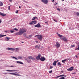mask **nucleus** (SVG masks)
Returning <instances> with one entry per match:
<instances>
[{"instance_id":"f257e3e1","label":"nucleus","mask_w":79,"mask_h":79,"mask_svg":"<svg viewBox=\"0 0 79 79\" xmlns=\"http://www.w3.org/2000/svg\"><path fill=\"white\" fill-rule=\"evenodd\" d=\"M26 32V29L25 28H22L20 30L19 32L15 33L16 35H22L23 33H25Z\"/></svg>"},{"instance_id":"f03ea898","label":"nucleus","mask_w":79,"mask_h":79,"mask_svg":"<svg viewBox=\"0 0 79 79\" xmlns=\"http://www.w3.org/2000/svg\"><path fill=\"white\" fill-rule=\"evenodd\" d=\"M35 37H37V38L40 41H42V36L40 35H37L35 36Z\"/></svg>"},{"instance_id":"7ed1b4c3","label":"nucleus","mask_w":79,"mask_h":79,"mask_svg":"<svg viewBox=\"0 0 79 79\" xmlns=\"http://www.w3.org/2000/svg\"><path fill=\"white\" fill-rule=\"evenodd\" d=\"M37 24V21L35 20L32 21L29 23L30 25H34V24Z\"/></svg>"},{"instance_id":"20e7f679","label":"nucleus","mask_w":79,"mask_h":79,"mask_svg":"<svg viewBox=\"0 0 79 79\" xmlns=\"http://www.w3.org/2000/svg\"><path fill=\"white\" fill-rule=\"evenodd\" d=\"M48 0H41V1L43 2V3H44L47 5L48 2Z\"/></svg>"},{"instance_id":"39448f33","label":"nucleus","mask_w":79,"mask_h":79,"mask_svg":"<svg viewBox=\"0 0 79 79\" xmlns=\"http://www.w3.org/2000/svg\"><path fill=\"white\" fill-rule=\"evenodd\" d=\"M61 40L64 42H68V40H67V38L66 37H64L61 38Z\"/></svg>"},{"instance_id":"423d86ee","label":"nucleus","mask_w":79,"mask_h":79,"mask_svg":"<svg viewBox=\"0 0 79 79\" xmlns=\"http://www.w3.org/2000/svg\"><path fill=\"white\" fill-rule=\"evenodd\" d=\"M9 74H11L12 75H14V76H21V75H20L15 73H9Z\"/></svg>"},{"instance_id":"0eeeda50","label":"nucleus","mask_w":79,"mask_h":79,"mask_svg":"<svg viewBox=\"0 0 79 79\" xmlns=\"http://www.w3.org/2000/svg\"><path fill=\"white\" fill-rule=\"evenodd\" d=\"M55 46L57 48H59V47H60V44H59V43L57 42L56 43Z\"/></svg>"},{"instance_id":"6e6552de","label":"nucleus","mask_w":79,"mask_h":79,"mask_svg":"<svg viewBox=\"0 0 79 79\" xmlns=\"http://www.w3.org/2000/svg\"><path fill=\"white\" fill-rule=\"evenodd\" d=\"M40 60L41 61H45V58L44 57H41L40 58Z\"/></svg>"},{"instance_id":"1a4fd4ad","label":"nucleus","mask_w":79,"mask_h":79,"mask_svg":"<svg viewBox=\"0 0 79 79\" xmlns=\"http://www.w3.org/2000/svg\"><path fill=\"white\" fill-rule=\"evenodd\" d=\"M35 27H37L38 28H39V27H41V26L40 25V24L39 23H38L36 25L34 26Z\"/></svg>"},{"instance_id":"9d476101","label":"nucleus","mask_w":79,"mask_h":79,"mask_svg":"<svg viewBox=\"0 0 79 79\" xmlns=\"http://www.w3.org/2000/svg\"><path fill=\"white\" fill-rule=\"evenodd\" d=\"M41 56V54H39L37 57H36V59L37 60H39Z\"/></svg>"},{"instance_id":"9b49d317","label":"nucleus","mask_w":79,"mask_h":79,"mask_svg":"<svg viewBox=\"0 0 79 79\" xmlns=\"http://www.w3.org/2000/svg\"><path fill=\"white\" fill-rule=\"evenodd\" d=\"M74 67H71L69 69H67V71H73V69Z\"/></svg>"},{"instance_id":"f8f14e48","label":"nucleus","mask_w":79,"mask_h":79,"mask_svg":"<svg viewBox=\"0 0 79 79\" xmlns=\"http://www.w3.org/2000/svg\"><path fill=\"white\" fill-rule=\"evenodd\" d=\"M74 67H71L69 69H67V71H73V69Z\"/></svg>"},{"instance_id":"ddd939ff","label":"nucleus","mask_w":79,"mask_h":79,"mask_svg":"<svg viewBox=\"0 0 79 79\" xmlns=\"http://www.w3.org/2000/svg\"><path fill=\"white\" fill-rule=\"evenodd\" d=\"M6 71L9 72H14L15 71H18L17 70H6Z\"/></svg>"},{"instance_id":"4468645a","label":"nucleus","mask_w":79,"mask_h":79,"mask_svg":"<svg viewBox=\"0 0 79 79\" xmlns=\"http://www.w3.org/2000/svg\"><path fill=\"white\" fill-rule=\"evenodd\" d=\"M28 58H29V59H30V60H35V59H34V57H32V56H29Z\"/></svg>"},{"instance_id":"2eb2a0df","label":"nucleus","mask_w":79,"mask_h":79,"mask_svg":"<svg viewBox=\"0 0 79 79\" xmlns=\"http://www.w3.org/2000/svg\"><path fill=\"white\" fill-rule=\"evenodd\" d=\"M58 62V60L54 61V62L53 63V65L55 66H56V63Z\"/></svg>"},{"instance_id":"dca6fc26","label":"nucleus","mask_w":79,"mask_h":79,"mask_svg":"<svg viewBox=\"0 0 79 79\" xmlns=\"http://www.w3.org/2000/svg\"><path fill=\"white\" fill-rule=\"evenodd\" d=\"M0 15H1V16H6V14H3V13H2L0 12Z\"/></svg>"},{"instance_id":"f3484780","label":"nucleus","mask_w":79,"mask_h":79,"mask_svg":"<svg viewBox=\"0 0 79 79\" xmlns=\"http://www.w3.org/2000/svg\"><path fill=\"white\" fill-rule=\"evenodd\" d=\"M6 36V35L0 34V38Z\"/></svg>"},{"instance_id":"a211bd4d","label":"nucleus","mask_w":79,"mask_h":79,"mask_svg":"<svg viewBox=\"0 0 79 79\" xmlns=\"http://www.w3.org/2000/svg\"><path fill=\"white\" fill-rule=\"evenodd\" d=\"M11 32V33H13V32H14V31H13L12 30H10V31H5V32H8V33L9 32Z\"/></svg>"},{"instance_id":"6ab92c4d","label":"nucleus","mask_w":79,"mask_h":79,"mask_svg":"<svg viewBox=\"0 0 79 79\" xmlns=\"http://www.w3.org/2000/svg\"><path fill=\"white\" fill-rule=\"evenodd\" d=\"M6 41H8L10 39V38L9 37H7L5 39Z\"/></svg>"},{"instance_id":"aec40b11","label":"nucleus","mask_w":79,"mask_h":79,"mask_svg":"<svg viewBox=\"0 0 79 79\" xmlns=\"http://www.w3.org/2000/svg\"><path fill=\"white\" fill-rule=\"evenodd\" d=\"M17 63H19V64H24V63H23L22 62H20L19 61H17Z\"/></svg>"},{"instance_id":"412c9836","label":"nucleus","mask_w":79,"mask_h":79,"mask_svg":"<svg viewBox=\"0 0 79 79\" xmlns=\"http://www.w3.org/2000/svg\"><path fill=\"white\" fill-rule=\"evenodd\" d=\"M37 17H33V18H32V20H35V19H37Z\"/></svg>"},{"instance_id":"4be33fe9","label":"nucleus","mask_w":79,"mask_h":79,"mask_svg":"<svg viewBox=\"0 0 79 79\" xmlns=\"http://www.w3.org/2000/svg\"><path fill=\"white\" fill-rule=\"evenodd\" d=\"M58 35L59 37L61 39V38H62V35H61L60 34H58Z\"/></svg>"},{"instance_id":"5701e85b","label":"nucleus","mask_w":79,"mask_h":79,"mask_svg":"<svg viewBox=\"0 0 79 79\" xmlns=\"http://www.w3.org/2000/svg\"><path fill=\"white\" fill-rule=\"evenodd\" d=\"M35 48H40V46L37 45L35 46Z\"/></svg>"},{"instance_id":"b1692460","label":"nucleus","mask_w":79,"mask_h":79,"mask_svg":"<svg viewBox=\"0 0 79 79\" xmlns=\"http://www.w3.org/2000/svg\"><path fill=\"white\" fill-rule=\"evenodd\" d=\"M27 63H31V60H27Z\"/></svg>"},{"instance_id":"393cba45","label":"nucleus","mask_w":79,"mask_h":79,"mask_svg":"<svg viewBox=\"0 0 79 79\" xmlns=\"http://www.w3.org/2000/svg\"><path fill=\"white\" fill-rule=\"evenodd\" d=\"M67 61V60H66V59L62 61V63H65V61Z\"/></svg>"},{"instance_id":"a878e982","label":"nucleus","mask_w":79,"mask_h":79,"mask_svg":"<svg viewBox=\"0 0 79 79\" xmlns=\"http://www.w3.org/2000/svg\"><path fill=\"white\" fill-rule=\"evenodd\" d=\"M3 3H2L1 1H0V6H3Z\"/></svg>"},{"instance_id":"bb28decb","label":"nucleus","mask_w":79,"mask_h":79,"mask_svg":"<svg viewBox=\"0 0 79 79\" xmlns=\"http://www.w3.org/2000/svg\"><path fill=\"white\" fill-rule=\"evenodd\" d=\"M57 65L58 66H61V63H60V62H58L57 63Z\"/></svg>"},{"instance_id":"cd10ccee","label":"nucleus","mask_w":79,"mask_h":79,"mask_svg":"<svg viewBox=\"0 0 79 79\" xmlns=\"http://www.w3.org/2000/svg\"><path fill=\"white\" fill-rule=\"evenodd\" d=\"M3 73L4 74H10V73Z\"/></svg>"},{"instance_id":"c85d7f7f","label":"nucleus","mask_w":79,"mask_h":79,"mask_svg":"<svg viewBox=\"0 0 79 79\" xmlns=\"http://www.w3.org/2000/svg\"><path fill=\"white\" fill-rule=\"evenodd\" d=\"M31 37H32V35H31L28 36V38H31Z\"/></svg>"},{"instance_id":"c756f323","label":"nucleus","mask_w":79,"mask_h":79,"mask_svg":"<svg viewBox=\"0 0 79 79\" xmlns=\"http://www.w3.org/2000/svg\"><path fill=\"white\" fill-rule=\"evenodd\" d=\"M15 50V49L13 48H10V50H12V51H14Z\"/></svg>"},{"instance_id":"7c9ffc66","label":"nucleus","mask_w":79,"mask_h":79,"mask_svg":"<svg viewBox=\"0 0 79 79\" xmlns=\"http://www.w3.org/2000/svg\"><path fill=\"white\" fill-rule=\"evenodd\" d=\"M18 58H19V59H22V57H21L19 56H18Z\"/></svg>"},{"instance_id":"2f4dec72","label":"nucleus","mask_w":79,"mask_h":79,"mask_svg":"<svg viewBox=\"0 0 79 79\" xmlns=\"http://www.w3.org/2000/svg\"><path fill=\"white\" fill-rule=\"evenodd\" d=\"M60 77V75L59 76H57V77H55V78H56V79H57V78H58V77Z\"/></svg>"},{"instance_id":"473e14b6","label":"nucleus","mask_w":79,"mask_h":79,"mask_svg":"<svg viewBox=\"0 0 79 79\" xmlns=\"http://www.w3.org/2000/svg\"><path fill=\"white\" fill-rule=\"evenodd\" d=\"M60 79H66V78L64 77H61V78H60Z\"/></svg>"},{"instance_id":"72a5a7b5","label":"nucleus","mask_w":79,"mask_h":79,"mask_svg":"<svg viewBox=\"0 0 79 79\" xmlns=\"http://www.w3.org/2000/svg\"><path fill=\"white\" fill-rule=\"evenodd\" d=\"M77 16H79V12H77Z\"/></svg>"},{"instance_id":"f704fd0d","label":"nucleus","mask_w":79,"mask_h":79,"mask_svg":"<svg viewBox=\"0 0 79 79\" xmlns=\"http://www.w3.org/2000/svg\"><path fill=\"white\" fill-rule=\"evenodd\" d=\"M14 30H15V31H18V29H17V28H14L13 29Z\"/></svg>"},{"instance_id":"c9c22d12","label":"nucleus","mask_w":79,"mask_h":79,"mask_svg":"<svg viewBox=\"0 0 79 79\" xmlns=\"http://www.w3.org/2000/svg\"><path fill=\"white\" fill-rule=\"evenodd\" d=\"M7 50H11V48H7Z\"/></svg>"},{"instance_id":"e433bc0d","label":"nucleus","mask_w":79,"mask_h":79,"mask_svg":"<svg viewBox=\"0 0 79 79\" xmlns=\"http://www.w3.org/2000/svg\"><path fill=\"white\" fill-rule=\"evenodd\" d=\"M19 50V49L18 48H16V51H18Z\"/></svg>"},{"instance_id":"4c0bfd02","label":"nucleus","mask_w":79,"mask_h":79,"mask_svg":"<svg viewBox=\"0 0 79 79\" xmlns=\"http://www.w3.org/2000/svg\"><path fill=\"white\" fill-rule=\"evenodd\" d=\"M53 21H55V22H57V20H56L54 19H53Z\"/></svg>"},{"instance_id":"58836bf2","label":"nucleus","mask_w":79,"mask_h":79,"mask_svg":"<svg viewBox=\"0 0 79 79\" xmlns=\"http://www.w3.org/2000/svg\"><path fill=\"white\" fill-rule=\"evenodd\" d=\"M24 37H26V33L24 34Z\"/></svg>"},{"instance_id":"ea45409f","label":"nucleus","mask_w":79,"mask_h":79,"mask_svg":"<svg viewBox=\"0 0 79 79\" xmlns=\"http://www.w3.org/2000/svg\"><path fill=\"white\" fill-rule=\"evenodd\" d=\"M52 70H51L50 71H49V73H50H50H52Z\"/></svg>"},{"instance_id":"a19ab883","label":"nucleus","mask_w":79,"mask_h":79,"mask_svg":"<svg viewBox=\"0 0 79 79\" xmlns=\"http://www.w3.org/2000/svg\"><path fill=\"white\" fill-rule=\"evenodd\" d=\"M57 10L58 11H61V10H60L59 8H57Z\"/></svg>"},{"instance_id":"79ce46f5","label":"nucleus","mask_w":79,"mask_h":79,"mask_svg":"<svg viewBox=\"0 0 79 79\" xmlns=\"http://www.w3.org/2000/svg\"><path fill=\"white\" fill-rule=\"evenodd\" d=\"M75 47V45H74L71 46V47Z\"/></svg>"},{"instance_id":"37998d69","label":"nucleus","mask_w":79,"mask_h":79,"mask_svg":"<svg viewBox=\"0 0 79 79\" xmlns=\"http://www.w3.org/2000/svg\"><path fill=\"white\" fill-rule=\"evenodd\" d=\"M53 68V66H51L50 67V69H52V68Z\"/></svg>"},{"instance_id":"c03bdc74","label":"nucleus","mask_w":79,"mask_h":79,"mask_svg":"<svg viewBox=\"0 0 79 79\" xmlns=\"http://www.w3.org/2000/svg\"><path fill=\"white\" fill-rule=\"evenodd\" d=\"M66 60H67V61L68 60H70V58L67 59Z\"/></svg>"},{"instance_id":"a18cd8bd","label":"nucleus","mask_w":79,"mask_h":79,"mask_svg":"<svg viewBox=\"0 0 79 79\" xmlns=\"http://www.w3.org/2000/svg\"><path fill=\"white\" fill-rule=\"evenodd\" d=\"M45 23H46V24H48V22H45Z\"/></svg>"},{"instance_id":"49530a36","label":"nucleus","mask_w":79,"mask_h":79,"mask_svg":"<svg viewBox=\"0 0 79 79\" xmlns=\"http://www.w3.org/2000/svg\"><path fill=\"white\" fill-rule=\"evenodd\" d=\"M60 77H61V76H64V75H60Z\"/></svg>"},{"instance_id":"de8ad7c7","label":"nucleus","mask_w":79,"mask_h":79,"mask_svg":"<svg viewBox=\"0 0 79 79\" xmlns=\"http://www.w3.org/2000/svg\"><path fill=\"white\" fill-rule=\"evenodd\" d=\"M8 10H10V6L8 7Z\"/></svg>"},{"instance_id":"09e8293b","label":"nucleus","mask_w":79,"mask_h":79,"mask_svg":"<svg viewBox=\"0 0 79 79\" xmlns=\"http://www.w3.org/2000/svg\"><path fill=\"white\" fill-rule=\"evenodd\" d=\"M16 13H18V10H17L16 12Z\"/></svg>"},{"instance_id":"8fccbe9b","label":"nucleus","mask_w":79,"mask_h":79,"mask_svg":"<svg viewBox=\"0 0 79 79\" xmlns=\"http://www.w3.org/2000/svg\"><path fill=\"white\" fill-rule=\"evenodd\" d=\"M75 57L76 58H78V57L77 56V55H75Z\"/></svg>"},{"instance_id":"3c124183","label":"nucleus","mask_w":79,"mask_h":79,"mask_svg":"<svg viewBox=\"0 0 79 79\" xmlns=\"http://www.w3.org/2000/svg\"><path fill=\"white\" fill-rule=\"evenodd\" d=\"M78 47L77 48L78 50H79V44L78 45Z\"/></svg>"},{"instance_id":"603ef678","label":"nucleus","mask_w":79,"mask_h":79,"mask_svg":"<svg viewBox=\"0 0 79 79\" xmlns=\"http://www.w3.org/2000/svg\"><path fill=\"white\" fill-rule=\"evenodd\" d=\"M73 74H76V73H73Z\"/></svg>"},{"instance_id":"864d4df0","label":"nucleus","mask_w":79,"mask_h":79,"mask_svg":"<svg viewBox=\"0 0 79 79\" xmlns=\"http://www.w3.org/2000/svg\"><path fill=\"white\" fill-rule=\"evenodd\" d=\"M10 67H14V66H10Z\"/></svg>"},{"instance_id":"5fc2aeb1","label":"nucleus","mask_w":79,"mask_h":79,"mask_svg":"<svg viewBox=\"0 0 79 79\" xmlns=\"http://www.w3.org/2000/svg\"><path fill=\"white\" fill-rule=\"evenodd\" d=\"M35 42L36 43H39V41H36Z\"/></svg>"},{"instance_id":"6e6d98bb","label":"nucleus","mask_w":79,"mask_h":79,"mask_svg":"<svg viewBox=\"0 0 79 79\" xmlns=\"http://www.w3.org/2000/svg\"><path fill=\"white\" fill-rule=\"evenodd\" d=\"M10 2H12V0H9Z\"/></svg>"},{"instance_id":"4d7b16f0","label":"nucleus","mask_w":79,"mask_h":79,"mask_svg":"<svg viewBox=\"0 0 79 79\" xmlns=\"http://www.w3.org/2000/svg\"><path fill=\"white\" fill-rule=\"evenodd\" d=\"M0 23H2V20L0 19Z\"/></svg>"},{"instance_id":"13d9d810","label":"nucleus","mask_w":79,"mask_h":79,"mask_svg":"<svg viewBox=\"0 0 79 79\" xmlns=\"http://www.w3.org/2000/svg\"><path fill=\"white\" fill-rule=\"evenodd\" d=\"M78 50L77 48L75 49V50Z\"/></svg>"},{"instance_id":"bf43d9fd","label":"nucleus","mask_w":79,"mask_h":79,"mask_svg":"<svg viewBox=\"0 0 79 79\" xmlns=\"http://www.w3.org/2000/svg\"><path fill=\"white\" fill-rule=\"evenodd\" d=\"M54 1H55V0H52V2H53Z\"/></svg>"},{"instance_id":"052dcab7","label":"nucleus","mask_w":79,"mask_h":79,"mask_svg":"<svg viewBox=\"0 0 79 79\" xmlns=\"http://www.w3.org/2000/svg\"><path fill=\"white\" fill-rule=\"evenodd\" d=\"M12 58H15V57H12Z\"/></svg>"},{"instance_id":"680f3d73","label":"nucleus","mask_w":79,"mask_h":79,"mask_svg":"<svg viewBox=\"0 0 79 79\" xmlns=\"http://www.w3.org/2000/svg\"><path fill=\"white\" fill-rule=\"evenodd\" d=\"M15 60H16L17 59V58L15 57Z\"/></svg>"},{"instance_id":"e2e57ef3","label":"nucleus","mask_w":79,"mask_h":79,"mask_svg":"<svg viewBox=\"0 0 79 79\" xmlns=\"http://www.w3.org/2000/svg\"><path fill=\"white\" fill-rule=\"evenodd\" d=\"M64 77H66V76H65V75H64Z\"/></svg>"},{"instance_id":"0e129e2a","label":"nucleus","mask_w":79,"mask_h":79,"mask_svg":"<svg viewBox=\"0 0 79 79\" xmlns=\"http://www.w3.org/2000/svg\"><path fill=\"white\" fill-rule=\"evenodd\" d=\"M21 8V6H19V8Z\"/></svg>"},{"instance_id":"69168bd1","label":"nucleus","mask_w":79,"mask_h":79,"mask_svg":"<svg viewBox=\"0 0 79 79\" xmlns=\"http://www.w3.org/2000/svg\"><path fill=\"white\" fill-rule=\"evenodd\" d=\"M62 1H64V0H61Z\"/></svg>"},{"instance_id":"338daca9","label":"nucleus","mask_w":79,"mask_h":79,"mask_svg":"<svg viewBox=\"0 0 79 79\" xmlns=\"http://www.w3.org/2000/svg\"><path fill=\"white\" fill-rule=\"evenodd\" d=\"M22 43H24V42H22Z\"/></svg>"},{"instance_id":"774afa93","label":"nucleus","mask_w":79,"mask_h":79,"mask_svg":"<svg viewBox=\"0 0 79 79\" xmlns=\"http://www.w3.org/2000/svg\"><path fill=\"white\" fill-rule=\"evenodd\" d=\"M61 72H63V71H61Z\"/></svg>"}]
</instances>
